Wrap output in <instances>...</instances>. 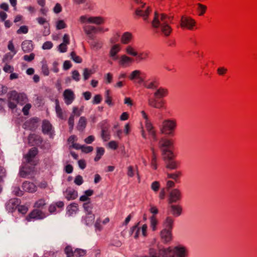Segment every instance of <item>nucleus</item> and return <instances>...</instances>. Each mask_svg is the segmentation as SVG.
<instances>
[{
    "instance_id": "nucleus-27",
    "label": "nucleus",
    "mask_w": 257,
    "mask_h": 257,
    "mask_svg": "<svg viewBox=\"0 0 257 257\" xmlns=\"http://www.w3.org/2000/svg\"><path fill=\"white\" fill-rule=\"evenodd\" d=\"M22 49L25 53L30 52L34 49V45L31 40H25L22 43Z\"/></svg>"
},
{
    "instance_id": "nucleus-28",
    "label": "nucleus",
    "mask_w": 257,
    "mask_h": 257,
    "mask_svg": "<svg viewBox=\"0 0 257 257\" xmlns=\"http://www.w3.org/2000/svg\"><path fill=\"white\" fill-rule=\"evenodd\" d=\"M65 196L68 200H74L78 197V193L74 189L68 188L65 191Z\"/></svg>"
},
{
    "instance_id": "nucleus-35",
    "label": "nucleus",
    "mask_w": 257,
    "mask_h": 257,
    "mask_svg": "<svg viewBox=\"0 0 257 257\" xmlns=\"http://www.w3.org/2000/svg\"><path fill=\"white\" fill-rule=\"evenodd\" d=\"M86 124L87 121L85 117H80L77 125V129L79 131H83L86 127Z\"/></svg>"
},
{
    "instance_id": "nucleus-51",
    "label": "nucleus",
    "mask_w": 257,
    "mask_h": 257,
    "mask_svg": "<svg viewBox=\"0 0 257 257\" xmlns=\"http://www.w3.org/2000/svg\"><path fill=\"white\" fill-rule=\"evenodd\" d=\"M68 123L69 126L70 132H71L73 129L74 125V116H73V115L71 114L68 119Z\"/></svg>"
},
{
    "instance_id": "nucleus-18",
    "label": "nucleus",
    "mask_w": 257,
    "mask_h": 257,
    "mask_svg": "<svg viewBox=\"0 0 257 257\" xmlns=\"http://www.w3.org/2000/svg\"><path fill=\"white\" fill-rule=\"evenodd\" d=\"M121 49V46L119 44H114L111 47L109 55L112 60H116L118 58L117 54L120 51Z\"/></svg>"
},
{
    "instance_id": "nucleus-1",
    "label": "nucleus",
    "mask_w": 257,
    "mask_h": 257,
    "mask_svg": "<svg viewBox=\"0 0 257 257\" xmlns=\"http://www.w3.org/2000/svg\"><path fill=\"white\" fill-rule=\"evenodd\" d=\"M169 94V91L167 87H158L153 93L154 97H150L148 99V105L153 108L166 109L167 102L163 98L167 97Z\"/></svg>"
},
{
    "instance_id": "nucleus-19",
    "label": "nucleus",
    "mask_w": 257,
    "mask_h": 257,
    "mask_svg": "<svg viewBox=\"0 0 257 257\" xmlns=\"http://www.w3.org/2000/svg\"><path fill=\"white\" fill-rule=\"evenodd\" d=\"M173 149H174L164 150L162 151V154L165 162L176 159L177 154L174 153Z\"/></svg>"
},
{
    "instance_id": "nucleus-13",
    "label": "nucleus",
    "mask_w": 257,
    "mask_h": 257,
    "mask_svg": "<svg viewBox=\"0 0 257 257\" xmlns=\"http://www.w3.org/2000/svg\"><path fill=\"white\" fill-rule=\"evenodd\" d=\"M151 12V10L149 7L146 6L145 4L141 3V6L137 9L136 14L137 16L143 17V19L146 21Z\"/></svg>"
},
{
    "instance_id": "nucleus-11",
    "label": "nucleus",
    "mask_w": 257,
    "mask_h": 257,
    "mask_svg": "<svg viewBox=\"0 0 257 257\" xmlns=\"http://www.w3.org/2000/svg\"><path fill=\"white\" fill-rule=\"evenodd\" d=\"M117 63L121 68H126L130 67L134 62V59L125 54L121 55L118 57Z\"/></svg>"
},
{
    "instance_id": "nucleus-30",
    "label": "nucleus",
    "mask_w": 257,
    "mask_h": 257,
    "mask_svg": "<svg viewBox=\"0 0 257 257\" xmlns=\"http://www.w3.org/2000/svg\"><path fill=\"white\" fill-rule=\"evenodd\" d=\"M23 189L27 192L33 193L36 191L37 187L33 183L25 182L23 184Z\"/></svg>"
},
{
    "instance_id": "nucleus-4",
    "label": "nucleus",
    "mask_w": 257,
    "mask_h": 257,
    "mask_svg": "<svg viewBox=\"0 0 257 257\" xmlns=\"http://www.w3.org/2000/svg\"><path fill=\"white\" fill-rule=\"evenodd\" d=\"M177 127V121L174 118L164 119L160 127V131L164 135L173 136Z\"/></svg>"
},
{
    "instance_id": "nucleus-62",
    "label": "nucleus",
    "mask_w": 257,
    "mask_h": 257,
    "mask_svg": "<svg viewBox=\"0 0 257 257\" xmlns=\"http://www.w3.org/2000/svg\"><path fill=\"white\" fill-rule=\"evenodd\" d=\"M74 182L76 185L78 186L81 185L83 183L82 177L80 175L76 176Z\"/></svg>"
},
{
    "instance_id": "nucleus-46",
    "label": "nucleus",
    "mask_w": 257,
    "mask_h": 257,
    "mask_svg": "<svg viewBox=\"0 0 257 257\" xmlns=\"http://www.w3.org/2000/svg\"><path fill=\"white\" fill-rule=\"evenodd\" d=\"M39 24L41 25L49 26V22L47 19L44 17H39L36 19Z\"/></svg>"
},
{
    "instance_id": "nucleus-6",
    "label": "nucleus",
    "mask_w": 257,
    "mask_h": 257,
    "mask_svg": "<svg viewBox=\"0 0 257 257\" xmlns=\"http://www.w3.org/2000/svg\"><path fill=\"white\" fill-rule=\"evenodd\" d=\"M27 100L26 94L24 93H18L16 91L12 92L9 101V106L12 109L16 107L17 104L20 103L23 104Z\"/></svg>"
},
{
    "instance_id": "nucleus-44",
    "label": "nucleus",
    "mask_w": 257,
    "mask_h": 257,
    "mask_svg": "<svg viewBox=\"0 0 257 257\" xmlns=\"http://www.w3.org/2000/svg\"><path fill=\"white\" fill-rule=\"evenodd\" d=\"M71 59L76 63H80L82 61V58L77 55L75 52H72L70 54Z\"/></svg>"
},
{
    "instance_id": "nucleus-49",
    "label": "nucleus",
    "mask_w": 257,
    "mask_h": 257,
    "mask_svg": "<svg viewBox=\"0 0 257 257\" xmlns=\"http://www.w3.org/2000/svg\"><path fill=\"white\" fill-rule=\"evenodd\" d=\"M65 253L67 255V257H73L74 251H73L72 248L70 246H67L65 248Z\"/></svg>"
},
{
    "instance_id": "nucleus-7",
    "label": "nucleus",
    "mask_w": 257,
    "mask_h": 257,
    "mask_svg": "<svg viewBox=\"0 0 257 257\" xmlns=\"http://www.w3.org/2000/svg\"><path fill=\"white\" fill-rule=\"evenodd\" d=\"M146 78V73L140 70H135L128 76L129 80L139 85L142 84Z\"/></svg>"
},
{
    "instance_id": "nucleus-41",
    "label": "nucleus",
    "mask_w": 257,
    "mask_h": 257,
    "mask_svg": "<svg viewBox=\"0 0 257 257\" xmlns=\"http://www.w3.org/2000/svg\"><path fill=\"white\" fill-rule=\"evenodd\" d=\"M207 7L203 4L199 3L197 4V11L199 16H203L206 12Z\"/></svg>"
},
{
    "instance_id": "nucleus-48",
    "label": "nucleus",
    "mask_w": 257,
    "mask_h": 257,
    "mask_svg": "<svg viewBox=\"0 0 257 257\" xmlns=\"http://www.w3.org/2000/svg\"><path fill=\"white\" fill-rule=\"evenodd\" d=\"M29 28L27 26H22L20 27V28L17 30V33L19 35L20 34H26L28 33Z\"/></svg>"
},
{
    "instance_id": "nucleus-40",
    "label": "nucleus",
    "mask_w": 257,
    "mask_h": 257,
    "mask_svg": "<svg viewBox=\"0 0 257 257\" xmlns=\"http://www.w3.org/2000/svg\"><path fill=\"white\" fill-rule=\"evenodd\" d=\"M46 204V200L44 198H40L35 202L34 207L37 208H43Z\"/></svg>"
},
{
    "instance_id": "nucleus-15",
    "label": "nucleus",
    "mask_w": 257,
    "mask_h": 257,
    "mask_svg": "<svg viewBox=\"0 0 257 257\" xmlns=\"http://www.w3.org/2000/svg\"><path fill=\"white\" fill-rule=\"evenodd\" d=\"M147 228L148 226L145 224L142 227H139L138 225H135L132 227V233L134 234V237L138 238L141 233L146 237L147 235Z\"/></svg>"
},
{
    "instance_id": "nucleus-54",
    "label": "nucleus",
    "mask_w": 257,
    "mask_h": 257,
    "mask_svg": "<svg viewBox=\"0 0 257 257\" xmlns=\"http://www.w3.org/2000/svg\"><path fill=\"white\" fill-rule=\"evenodd\" d=\"M66 27V24L63 20H59L56 22V28L57 29H63Z\"/></svg>"
},
{
    "instance_id": "nucleus-58",
    "label": "nucleus",
    "mask_w": 257,
    "mask_h": 257,
    "mask_svg": "<svg viewBox=\"0 0 257 257\" xmlns=\"http://www.w3.org/2000/svg\"><path fill=\"white\" fill-rule=\"evenodd\" d=\"M105 96H106L105 102L109 105H111L112 104V97L110 95V90H107L106 91Z\"/></svg>"
},
{
    "instance_id": "nucleus-52",
    "label": "nucleus",
    "mask_w": 257,
    "mask_h": 257,
    "mask_svg": "<svg viewBox=\"0 0 257 257\" xmlns=\"http://www.w3.org/2000/svg\"><path fill=\"white\" fill-rule=\"evenodd\" d=\"M101 137L104 141H107L110 139L109 133L107 130L103 128L102 130Z\"/></svg>"
},
{
    "instance_id": "nucleus-26",
    "label": "nucleus",
    "mask_w": 257,
    "mask_h": 257,
    "mask_svg": "<svg viewBox=\"0 0 257 257\" xmlns=\"http://www.w3.org/2000/svg\"><path fill=\"white\" fill-rule=\"evenodd\" d=\"M174 219L172 217L167 216L163 223V229L172 230L173 227Z\"/></svg>"
},
{
    "instance_id": "nucleus-21",
    "label": "nucleus",
    "mask_w": 257,
    "mask_h": 257,
    "mask_svg": "<svg viewBox=\"0 0 257 257\" xmlns=\"http://www.w3.org/2000/svg\"><path fill=\"white\" fill-rule=\"evenodd\" d=\"M161 237L163 242H169L172 240V230L163 229L160 233Z\"/></svg>"
},
{
    "instance_id": "nucleus-16",
    "label": "nucleus",
    "mask_w": 257,
    "mask_h": 257,
    "mask_svg": "<svg viewBox=\"0 0 257 257\" xmlns=\"http://www.w3.org/2000/svg\"><path fill=\"white\" fill-rule=\"evenodd\" d=\"M64 100L66 105L71 104L75 98L74 91L70 89H65L63 93Z\"/></svg>"
},
{
    "instance_id": "nucleus-29",
    "label": "nucleus",
    "mask_w": 257,
    "mask_h": 257,
    "mask_svg": "<svg viewBox=\"0 0 257 257\" xmlns=\"http://www.w3.org/2000/svg\"><path fill=\"white\" fill-rule=\"evenodd\" d=\"M83 207L86 211L89 212L88 215L86 217V222L90 221L92 222L94 219V215L90 213L92 209L91 205L89 202L85 203L83 204Z\"/></svg>"
},
{
    "instance_id": "nucleus-59",
    "label": "nucleus",
    "mask_w": 257,
    "mask_h": 257,
    "mask_svg": "<svg viewBox=\"0 0 257 257\" xmlns=\"http://www.w3.org/2000/svg\"><path fill=\"white\" fill-rule=\"evenodd\" d=\"M53 46V43L51 41L45 42L42 46V49L44 50L51 49Z\"/></svg>"
},
{
    "instance_id": "nucleus-43",
    "label": "nucleus",
    "mask_w": 257,
    "mask_h": 257,
    "mask_svg": "<svg viewBox=\"0 0 257 257\" xmlns=\"http://www.w3.org/2000/svg\"><path fill=\"white\" fill-rule=\"evenodd\" d=\"M83 111V106H81V107H78L77 106H74L73 107L72 113V115L73 116H79L81 115L82 112Z\"/></svg>"
},
{
    "instance_id": "nucleus-36",
    "label": "nucleus",
    "mask_w": 257,
    "mask_h": 257,
    "mask_svg": "<svg viewBox=\"0 0 257 257\" xmlns=\"http://www.w3.org/2000/svg\"><path fill=\"white\" fill-rule=\"evenodd\" d=\"M158 224V221L156 216L152 215L150 217V226L153 231H155L157 230Z\"/></svg>"
},
{
    "instance_id": "nucleus-24",
    "label": "nucleus",
    "mask_w": 257,
    "mask_h": 257,
    "mask_svg": "<svg viewBox=\"0 0 257 257\" xmlns=\"http://www.w3.org/2000/svg\"><path fill=\"white\" fill-rule=\"evenodd\" d=\"M166 167L170 170H176L180 167L181 163L179 161L174 159L165 162Z\"/></svg>"
},
{
    "instance_id": "nucleus-57",
    "label": "nucleus",
    "mask_w": 257,
    "mask_h": 257,
    "mask_svg": "<svg viewBox=\"0 0 257 257\" xmlns=\"http://www.w3.org/2000/svg\"><path fill=\"white\" fill-rule=\"evenodd\" d=\"M93 148L92 146H86L82 145L81 147V151L85 153H89L92 152Z\"/></svg>"
},
{
    "instance_id": "nucleus-2",
    "label": "nucleus",
    "mask_w": 257,
    "mask_h": 257,
    "mask_svg": "<svg viewBox=\"0 0 257 257\" xmlns=\"http://www.w3.org/2000/svg\"><path fill=\"white\" fill-rule=\"evenodd\" d=\"M171 18L164 14H158L155 12L154 19L152 21V26L159 28L162 34L165 36H169L172 32V29L169 24Z\"/></svg>"
},
{
    "instance_id": "nucleus-60",
    "label": "nucleus",
    "mask_w": 257,
    "mask_h": 257,
    "mask_svg": "<svg viewBox=\"0 0 257 257\" xmlns=\"http://www.w3.org/2000/svg\"><path fill=\"white\" fill-rule=\"evenodd\" d=\"M127 175L130 177H133L135 175V169L133 166H130L127 168Z\"/></svg>"
},
{
    "instance_id": "nucleus-42",
    "label": "nucleus",
    "mask_w": 257,
    "mask_h": 257,
    "mask_svg": "<svg viewBox=\"0 0 257 257\" xmlns=\"http://www.w3.org/2000/svg\"><path fill=\"white\" fill-rule=\"evenodd\" d=\"M93 73H94V71L93 70L88 68H84L83 73L84 80H87Z\"/></svg>"
},
{
    "instance_id": "nucleus-17",
    "label": "nucleus",
    "mask_w": 257,
    "mask_h": 257,
    "mask_svg": "<svg viewBox=\"0 0 257 257\" xmlns=\"http://www.w3.org/2000/svg\"><path fill=\"white\" fill-rule=\"evenodd\" d=\"M181 199V192L177 189L172 190L170 193L169 203L176 202Z\"/></svg>"
},
{
    "instance_id": "nucleus-39",
    "label": "nucleus",
    "mask_w": 257,
    "mask_h": 257,
    "mask_svg": "<svg viewBox=\"0 0 257 257\" xmlns=\"http://www.w3.org/2000/svg\"><path fill=\"white\" fill-rule=\"evenodd\" d=\"M152 151L153 155L151 161V166L153 169L156 170L158 167L157 157L156 154L155 153L154 150H153Z\"/></svg>"
},
{
    "instance_id": "nucleus-20",
    "label": "nucleus",
    "mask_w": 257,
    "mask_h": 257,
    "mask_svg": "<svg viewBox=\"0 0 257 257\" xmlns=\"http://www.w3.org/2000/svg\"><path fill=\"white\" fill-rule=\"evenodd\" d=\"M44 217V215L41 210L34 209L26 217L28 221H30L31 219H40Z\"/></svg>"
},
{
    "instance_id": "nucleus-63",
    "label": "nucleus",
    "mask_w": 257,
    "mask_h": 257,
    "mask_svg": "<svg viewBox=\"0 0 257 257\" xmlns=\"http://www.w3.org/2000/svg\"><path fill=\"white\" fill-rule=\"evenodd\" d=\"M35 55L34 53H32L30 55H26L24 56V60L28 61L31 62L35 58Z\"/></svg>"
},
{
    "instance_id": "nucleus-50",
    "label": "nucleus",
    "mask_w": 257,
    "mask_h": 257,
    "mask_svg": "<svg viewBox=\"0 0 257 257\" xmlns=\"http://www.w3.org/2000/svg\"><path fill=\"white\" fill-rule=\"evenodd\" d=\"M227 69L225 67H219L217 69V73L219 76H224L227 72Z\"/></svg>"
},
{
    "instance_id": "nucleus-3",
    "label": "nucleus",
    "mask_w": 257,
    "mask_h": 257,
    "mask_svg": "<svg viewBox=\"0 0 257 257\" xmlns=\"http://www.w3.org/2000/svg\"><path fill=\"white\" fill-rule=\"evenodd\" d=\"M159 254L162 257H187V248L181 244L168 248H163L159 250Z\"/></svg>"
},
{
    "instance_id": "nucleus-9",
    "label": "nucleus",
    "mask_w": 257,
    "mask_h": 257,
    "mask_svg": "<svg viewBox=\"0 0 257 257\" xmlns=\"http://www.w3.org/2000/svg\"><path fill=\"white\" fill-rule=\"evenodd\" d=\"M83 30L85 34L91 39L94 38V35L98 33H104L108 31L107 28H104L102 27H96L91 25L85 26L83 27Z\"/></svg>"
},
{
    "instance_id": "nucleus-22",
    "label": "nucleus",
    "mask_w": 257,
    "mask_h": 257,
    "mask_svg": "<svg viewBox=\"0 0 257 257\" xmlns=\"http://www.w3.org/2000/svg\"><path fill=\"white\" fill-rule=\"evenodd\" d=\"M168 211L173 216L177 217L182 212V207L180 205H171L168 208Z\"/></svg>"
},
{
    "instance_id": "nucleus-32",
    "label": "nucleus",
    "mask_w": 257,
    "mask_h": 257,
    "mask_svg": "<svg viewBox=\"0 0 257 257\" xmlns=\"http://www.w3.org/2000/svg\"><path fill=\"white\" fill-rule=\"evenodd\" d=\"M38 149L36 148H33L30 150L27 154L25 156V158L28 162L32 161L33 159L37 155Z\"/></svg>"
},
{
    "instance_id": "nucleus-12",
    "label": "nucleus",
    "mask_w": 257,
    "mask_h": 257,
    "mask_svg": "<svg viewBox=\"0 0 257 257\" xmlns=\"http://www.w3.org/2000/svg\"><path fill=\"white\" fill-rule=\"evenodd\" d=\"M195 20L190 17L183 16L181 18L180 25L182 28L192 30L195 26Z\"/></svg>"
},
{
    "instance_id": "nucleus-33",
    "label": "nucleus",
    "mask_w": 257,
    "mask_h": 257,
    "mask_svg": "<svg viewBox=\"0 0 257 257\" xmlns=\"http://www.w3.org/2000/svg\"><path fill=\"white\" fill-rule=\"evenodd\" d=\"M167 175L168 178L172 179L178 182L182 175V173L180 171H176L172 173H167Z\"/></svg>"
},
{
    "instance_id": "nucleus-23",
    "label": "nucleus",
    "mask_w": 257,
    "mask_h": 257,
    "mask_svg": "<svg viewBox=\"0 0 257 257\" xmlns=\"http://www.w3.org/2000/svg\"><path fill=\"white\" fill-rule=\"evenodd\" d=\"M55 111L57 116L60 119L65 120L66 116L65 112L61 108L58 99L55 100Z\"/></svg>"
},
{
    "instance_id": "nucleus-56",
    "label": "nucleus",
    "mask_w": 257,
    "mask_h": 257,
    "mask_svg": "<svg viewBox=\"0 0 257 257\" xmlns=\"http://www.w3.org/2000/svg\"><path fill=\"white\" fill-rule=\"evenodd\" d=\"M18 210L22 214H25L28 211V208L25 205H20L18 207Z\"/></svg>"
},
{
    "instance_id": "nucleus-5",
    "label": "nucleus",
    "mask_w": 257,
    "mask_h": 257,
    "mask_svg": "<svg viewBox=\"0 0 257 257\" xmlns=\"http://www.w3.org/2000/svg\"><path fill=\"white\" fill-rule=\"evenodd\" d=\"M125 52L127 55L135 57V60L138 62L146 60L150 56V52L148 51L138 52L136 49L131 45L126 47Z\"/></svg>"
},
{
    "instance_id": "nucleus-31",
    "label": "nucleus",
    "mask_w": 257,
    "mask_h": 257,
    "mask_svg": "<svg viewBox=\"0 0 257 257\" xmlns=\"http://www.w3.org/2000/svg\"><path fill=\"white\" fill-rule=\"evenodd\" d=\"M64 203L62 201H58L52 203L49 207V211L50 213H53L57 211V208L61 209L63 208Z\"/></svg>"
},
{
    "instance_id": "nucleus-14",
    "label": "nucleus",
    "mask_w": 257,
    "mask_h": 257,
    "mask_svg": "<svg viewBox=\"0 0 257 257\" xmlns=\"http://www.w3.org/2000/svg\"><path fill=\"white\" fill-rule=\"evenodd\" d=\"M174 141L172 139L163 138L159 142V147L161 151L164 150L174 149Z\"/></svg>"
},
{
    "instance_id": "nucleus-37",
    "label": "nucleus",
    "mask_w": 257,
    "mask_h": 257,
    "mask_svg": "<svg viewBox=\"0 0 257 257\" xmlns=\"http://www.w3.org/2000/svg\"><path fill=\"white\" fill-rule=\"evenodd\" d=\"M105 152V150L102 147H97L96 148V156L94 158V161L95 162L98 161L101 157L104 155Z\"/></svg>"
},
{
    "instance_id": "nucleus-45",
    "label": "nucleus",
    "mask_w": 257,
    "mask_h": 257,
    "mask_svg": "<svg viewBox=\"0 0 257 257\" xmlns=\"http://www.w3.org/2000/svg\"><path fill=\"white\" fill-rule=\"evenodd\" d=\"M86 254V250L82 249H76L74 251V255L75 257H81Z\"/></svg>"
},
{
    "instance_id": "nucleus-47",
    "label": "nucleus",
    "mask_w": 257,
    "mask_h": 257,
    "mask_svg": "<svg viewBox=\"0 0 257 257\" xmlns=\"http://www.w3.org/2000/svg\"><path fill=\"white\" fill-rule=\"evenodd\" d=\"M151 189L155 193L158 192L160 188V184L158 181L153 182L151 185Z\"/></svg>"
},
{
    "instance_id": "nucleus-61",
    "label": "nucleus",
    "mask_w": 257,
    "mask_h": 257,
    "mask_svg": "<svg viewBox=\"0 0 257 257\" xmlns=\"http://www.w3.org/2000/svg\"><path fill=\"white\" fill-rule=\"evenodd\" d=\"M14 70V67L8 64H6L3 67V70L6 73H12Z\"/></svg>"
},
{
    "instance_id": "nucleus-10",
    "label": "nucleus",
    "mask_w": 257,
    "mask_h": 257,
    "mask_svg": "<svg viewBox=\"0 0 257 257\" xmlns=\"http://www.w3.org/2000/svg\"><path fill=\"white\" fill-rule=\"evenodd\" d=\"M79 21L81 24L90 23L100 25L105 22V19L100 16L92 17L85 15L82 16L79 18Z\"/></svg>"
},
{
    "instance_id": "nucleus-64",
    "label": "nucleus",
    "mask_w": 257,
    "mask_h": 257,
    "mask_svg": "<svg viewBox=\"0 0 257 257\" xmlns=\"http://www.w3.org/2000/svg\"><path fill=\"white\" fill-rule=\"evenodd\" d=\"M42 72L45 76H48L49 74V68L47 64H44L42 66Z\"/></svg>"
},
{
    "instance_id": "nucleus-38",
    "label": "nucleus",
    "mask_w": 257,
    "mask_h": 257,
    "mask_svg": "<svg viewBox=\"0 0 257 257\" xmlns=\"http://www.w3.org/2000/svg\"><path fill=\"white\" fill-rule=\"evenodd\" d=\"M51 124L47 120H45L43 122L42 130L44 133H49L52 130Z\"/></svg>"
},
{
    "instance_id": "nucleus-25",
    "label": "nucleus",
    "mask_w": 257,
    "mask_h": 257,
    "mask_svg": "<svg viewBox=\"0 0 257 257\" xmlns=\"http://www.w3.org/2000/svg\"><path fill=\"white\" fill-rule=\"evenodd\" d=\"M143 84L145 88L150 89L157 88L159 85V81L155 79L149 80L148 81L145 80Z\"/></svg>"
},
{
    "instance_id": "nucleus-34",
    "label": "nucleus",
    "mask_w": 257,
    "mask_h": 257,
    "mask_svg": "<svg viewBox=\"0 0 257 257\" xmlns=\"http://www.w3.org/2000/svg\"><path fill=\"white\" fill-rule=\"evenodd\" d=\"M133 39V35L130 32L124 33L121 37V42L122 44H127L131 42Z\"/></svg>"
},
{
    "instance_id": "nucleus-8",
    "label": "nucleus",
    "mask_w": 257,
    "mask_h": 257,
    "mask_svg": "<svg viewBox=\"0 0 257 257\" xmlns=\"http://www.w3.org/2000/svg\"><path fill=\"white\" fill-rule=\"evenodd\" d=\"M142 117L145 120V127L148 131L149 135L154 140L157 139L156 131L153 126L147 113L143 110L141 111Z\"/></svg>"
},
{
    "instance_id": "nucleus-53",
    "label": "nucleus",
    "mask_w": 257,
    "mask_h": 257,
    "mask_svg": "<svg viewBox=\"0 0 257 257\" xmlns=\"http://www.w3.org/2000/svg\"><path fill=\"white\" fill-rule=\"evenodd\" d=\"M72 78L74 80L76 81H79L80 79V75L79 72L76 70L72 71Z\"/></svg>"
},
{
    "instance_id": "nucleus-55",
    "label": "nucleus",
    "mask_w": 257,
    "mask_h": 257,
    "mask_svg": "<svg viewBox=\"0 0 257 257\" xmlns=\"http://www.w3.org/2000/svg\"><path fill=\"white\" fill-rule=\"evenodd\" d=\"M8 48L11 52L13 53L14 55H15L17 53V51L15 50V46L12 40L9 42Z\"/></svg>"
}]
</instances>
